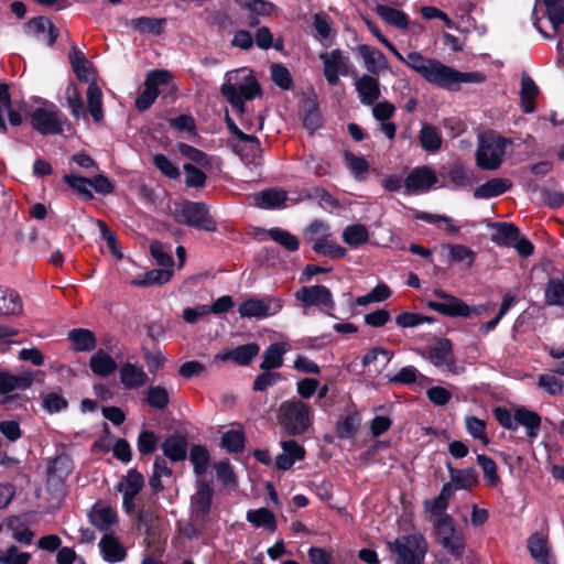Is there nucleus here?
Returning <instances> with one entry per match:
<instances>
[{"instance_id":"obj_52","label":"nucleus","mask_w":564,"mask_h":564,"mask_svg":"<svg viewBox=\"0 0 564 564\" xmlns=\"http://www.w3.org/2000/svg\"><path fill=\"white\" fill-rule=\"evenodd\" d=\"M259 352L260 347L256 343L241 345L232 349L234 362L239 366H248Z\"/></svg>"},{"instance_id":"obj_28","label":"nucleus","mask_w":564,"mask_h":564,"mask_svg":"<svg viewBox=\"0 0 564 564\" xmlns=\"http://www.w3.org/2000/svg\"><path fill=\"white\" fill-rule=\"evenodd\" d=\"M286 192L279 188H269L252 196L253 205L259 208L271 209L283 207L286 202Z\"/></svg>"},{"instance_id":"obj_49","label":"nucleus","mask_w":564,"mask_h":564,"mask_svg":"<svg viewBox=\"0 0 564 564\" xmlns=\"http://www.w3.org/2000/svg\"><path fill=\"white\" fill-rule=\"evenodd\" d=\"M496 234L492 236V241L500 246L511 247L514 243L519 232V229L509 223L496 224Z\"/></svg>"},{"instance_id":"obj_1","label":"nucleus","mask_w":564,"mask_h":564,"mask_svg":"<svg viewBox=\"0 0 564 564\" xmlns=\"http://www.w3.org/2000/svg\"><path fill=\"white\" fill-rule=\"evenodd\" d=\"M220 93L231 107L242 116L246 112L245 102L259 96L261 88L252 70L241 67L225 74Z\"/></svg>"},{"instance_id":"obj_44","label":"nucleus","mask_w":564,"mask_h":564,"mask_svg":"<svg viewBox=\"0 0 564 564\" xmlns=\"http://www.w3.org/2000/svg\"><path fill=\"white\" fill-rule=\"evenodd\" d=\"M538 86L533 82V79L523 75L521 78V107L524 112L530 113L534 110V99L538 95Z\"/></svg>"},{"instance_id":"obj_51","label":"nucleus","mask_w":564,"mask_h":564,"mask_svg":"<svg viewBox=\"0 0 564 564\" xmlns=\"http://www.w3.org/2000/svg\"><path fill=\"white\" fill-rule=\"evenodd\" d=\"M42 408L53 414L67 408V400L58 391L46 392L41 395Z\"/></svg>"},{"instance_id":"obj_35","label":"nucleus","mask_w":564,"mask_h":564,"mask_svg":"<svg viewBox=\"0 0 564 564\" xmlns=\"http://www.w3.org/2000/svg\"><path fill=\"white\" fill-rule=\"evenodd\" d=\"M359 53L365 62V67L372 74H379L380 72L388 68V62L384 55L370 46H359Z\"/></svg>"},{"instance_id":"obj_25","label":"nucleus","mask_w":564,"mask_h":564,"mask_svg":"<svg viewBox=\"0 0 564 564\" xmlns=\"http://www.w3.org/2000/svg\"><path fill=\"white\" fill-rule=\"evenodd\" d=\"M511 186L512 182L509 178L495 177L476 187L473 195L476 199H488L502 195L508 192Z\"/></svg>"},{"instance_id":"obj_46","label":"nucleus","mask_w":564,"mask_h":564,"mask_svg":"<svg viewBox=\"0 0 564 564\" xmlns=\"http://www.w3.org/2000/svg\"><path fill=\"white\" fill-rule=\"evenodd\" d=\"M545 303L550 306H564V282L561 279H550L544 289Z\"/></svg>"},{"instance_id":"obj_30","label":"nucleus","mask_w":564,"mask_h":564,"mask_svg":"<svg viewBox=\"0 0 564 564\" xmlns=\"http://www.w3.org/2000/svg\"><path fill=\"white\" fill-rule=\"evenodd\" d=\"M290 350V345L285 341L271 344L262 356L260 368L262 370L278 369L283 365V356Z\"/></svg>"},{"instance_id":"obj_61","label":"nucleus","mask_w":564,"mask_h":564,"mask_svg":"<svg viewBox=\"0 0 564 564\" xmlns=\"http://www.w3.org/2000/svg\"><path fill=\"white\" fill-rule=\"evenodd\" d=\"M391 295L390 289L386 284H378L366 295L359 296L356 303L359 306H365L375 302H382Z\"/></svg>"},{"instance_id":"obj_22","label":"nucleus","mask_w":564,"mask_h":564,"mask_svg":"<svg viewBox=\"0 0 564 564\" xmlns=\"http://www.w3.org/2000/svg\"><path fill=\"white\" fill-rule=\"evenodd\" d=\"M355 88L358 93L361 104L371 106L380 97V83L371 75H362L355 82Z\"/></svg>"},{"instance_id":"obj_8","label":"nucleus","mask_w":564,"mask_h":564,"mask_svg":"<svg viewBox=\"0 0 564 564\" xmlns=\"http://www.w3.org/2000/svg\"><path fill=\"white\" fill-rule=\"evenodd\" d=\"M283 308V300L279 296H250L238 306L241 318L261 321L276 315Z\"/></svg>"},{"instance_id":"obj_9","label":"nucleus","mask_w":564,"mask_h":564,"mask_svg":"<svg viewBox=\"0 0 564 564\" xmlns=\"http://www.w3.org/2000/svg\"><path fill=\"white\" fill-rule=\"evenodd\" d=\"M437 542L453 556L459 558L465 550V536L456 527L454 520L447 516H441L435 523Z\"/></svg>"},{"instance_id":"obj_38","label":"nucleus","mask_w":564,"mask_h":564,"mask_svg":"<svg viewBox=\"0 0 564 564\" xmlns=\"http://www.w3.org/2000/svg\"><path fill=\"white\" fill-rule=\"evenodd\" d=\"M376 12L382 21L397 29L404 30L409 25V17L401 10L384 4H378Z\"/></svg>"},{"instance_id":"obj_16","label":"nucleus","mask_w":564,"mask_h":564,"mask_svg":"<svg viewBox=\"0 0 564 564\" xmlns=\"http://www.w3.org/2000/svg\"><path fill=\"white\" fill-rule=\"evenodd\" d=\"M295 299L305 306L335 307L330 291L324 285L303 286L295 293Z\"/></svg>"},{"instance_id":"obj_57","label":"nucleus","mask_w":564,"mask_h":564,"mask_svg":"<svg viewBox=\"0 0 564 564\" xmlns=\"http://www.w3.org/2000/svg\"><path fill=\"white\" fill-rule=\"evenodd\" d=\"M545 12L556 30L564 22V4L562 0H543Z\"/></svg>"},{"instance_id":"obj_58","label":"nucleus","mask_w":564,"mask_h":564,"mask_svg":"<svg viewBox=\"0 0 564 564\" xmlns=\"http://www.w3.org/2000/svg\"><path fill=\"white\" fill-rule=\"evenodd\" d=\"M477 463L481 467L485 480L490 487H496L499 482L496 463L486 455H477Z\"/></svg>"},{"instance_id":"obj_23","label":"nucleus","mask_w":564,"mask_h":564,"mask_svg":"<svg viewBox=\"0 0 564 564\" xmlns=\"http://www.w3.org/2000/svg\"><path fill=\"white\" fill-rule=\"evenodd\" d=\"M90 522L99 530L107 531L118 521L117 512L105 502H97L89 512Z\"/></svg>"},{"instance_id":"obj_12","label":"nucleus","mask_w":564,"mask_h":564,"mask_svg":"<svg viewBox=\"0 0 564 564\" xmlns=\"http://www.w3.org/2000/svg\"><path fill=\"white\" fill-rule=\"evenodd\" d=\"M433 295L435 301H427L426 305L432 311L449 317H469L473 315V308L463 300L441 290L435 289Z\"/></svg>"},{"instance_id":"obj_6","label":"nucleus","mask_w":564,"mask_h":564,"mask_svg":"<svg viewBox=\"0 0 564 564\" xmlns=\"http://www.w3.org/2000/svg\"><path fill=\"white\" fill-rule=\"evenodd\" d=\"M32 128L43 135L59 134L67 122L58 107L48 100L42 101L29 112Z\"/></svg>"},{"instance_id":"obj_40","label":"nucleus","mask_w":564,"mask_h":564,"mask_svg":"<svg viewBox=\"0 0 564 564\" xmlns=\"http://www.w3.org/2000/svg\"><path fill=\"white\" fill-rule=\"evenodd\" d=\"M144 400L150 408L162 411L170 403V392L163 386H150L144 392Z\"/></svg>"},{"instance_id":"obj_20","label":"nucleus","mask_w":564,"mask_h":564,"mask_svg":"<svg viewBox=\"0 0 564 564\" xmlns=\"http://www.w3.org/2000/svg\"><path fill=\"white\" fill-rule=\"evenodd\" d=\"M24 29L29 36L35 37L50 46L55 43L58 36L53 23L43 17H37L30 20L25 24Z\"/></svg>"},{"instance_id":"obj_50","label":"nucleus","mask_w":564,"mask_h":564,"mask_svg":"<svg viewBox=\"0 0 564 564\" xmlns=\"http://www.w3.org/2000/svg\"><path fill=\"white\" fill-rule=\"evenodd\" d=\"M172 271L169 269H154L147 272L141 280H134L132 283L138 286L162 285L170 281Z\"/></svg>"},{"instance_id":"obj_41","label":"nucleus","mask_w":564,"mask_h":564,"mask_svg":"<svg viewBox=\"0 0 564 564\" xmlns=\"http://www.w3.org/2000/svg\"><path fill=\"white\" fill-rule=\"evenodd\" d=\"M68 339L76 351H90L96 347L95 335L89 329H73L68 333Z\"/></svg>"},{"instance_id":"obj_47","label":"nucleus","mask_w":564,"mask_h":564,"mask_svg":"<svg viewBox=\"0 0 564 564\" xmlns=\"http://www.w3.org/2000/svg\"><path fill=\"white\" fill-rule=\"evenodd\" d=\"M421 147L427 152H436L442 147V138L435 127L423 124L420 131Z\"/></svg>"},{"instance_id":"obj_29","label":"nucleus","mask_w":564,"mask_h":564,"mask_svg":"<svg viewBox=\"0 0 564 564\" xmlns=\"http://www.w3.org/2000/svg\"><path fill=\"white\" fill-rule=\"evenodd\" d=\"M213 488L205 482H199L197 491L192 497V512L196 518H204L210 509Z\"/></svg>"},{"instance_id":"obj_2","label":"nucleus","mask_w":564,"mask_h":564,"mask_svg":"<svg viewBox=\"0 0 564 564\" xmlns=\"http://www.w3.org/2000/svg\"><path fill=\"white\" fill-rule=\"evenodd\" d=\"M68 57L76 77L80 82H90L86 93L87 108L93 119L96 122H100L104 118L102 93L99 86L94 82V66L76 47L72 50Z\"/></svg>"},{"instance_id":"obj_10","label":"nucleus","mask_w":564,"mask_h":564,"mask_svg":"<svg viewBox=\"0 0 564 564\" xmlns=\"http://www.w3.org/2000/svg\"><path fill=\"white\" fill-rule=\"evenodd\" d=\"M226 124L231 134H234L239 141L238 143H235L232 148L235 152L240 155L241 160L247 165H261L262 150L259 139L256 135L242 132L228 115H226Z\"/></svg>"},{"instance_id":"obj_15","label":"nucleus","mask_w":564,"mask_h":564,"mask_svg":"<svg viewBox=\"0 0 564 564\" xmlns=\"http://www.w3.org/2000/svg\"><path fill=\"white\" fill-rule=\"evenodd\" d=\"M437 183V175L427 165L413 169L404 180V188L410 194H420L430 191Z\"/></svg>"},{"instance_id":"obj_43","label":"nucleus","mask_w":564,"mask_h":564,"mask_svg":"<svg viewBox=\"0 0 564 564\" xmlns=\"http://www.w3.org/2000/svg\"><path fill=\"white\" fill-rule=\"evenodd\" d=\"M369 230L365 225L354 224L344 229L341 238L349 247L358 248L369 240Z\"/></svg>"},{"instance_id":"obj_62","label":"nucleus","mask_w":564,"mask_h":564,"mask_svg":"<svg viewBox=\"0 0 564 564\" xmlns=\"http://www.w3.org/2000/svg\"><path fill=\"white\" fill-rule=\"evenodd\" d=\"M223 447L228 452H239L243 448L245 436L239 430H230L224 433L221 438Z\"/></svg>"},{"instance_id":"obj_56","label":"nucleus","mask_w":564,"mask_h":564,"mask_svg":"<svg viewBox=\"0 0 564 564\" xmlns=\"http://www.w3.org/2000/svg\"><path fill=\"white\" fill-rule=\"evenodd\" d=\"M434 318L419 313L404 312L395 317V323L402 328H412L424 323L432 324Z\"/></svg>"},{"instance_id":"obj_21","label":"nucleus","mask_w":564,"mask_h":564,"mask_svg":"<svg viewBox=\"0 0 564 564\" xmlns=\"http://www.w3.org/2000/svg\"><path fill=\"white\" fill-rule=\"evenodd\" d=\"M282 453L275 458V467L280 470H289L295 462L302 460L305 456V449L293 440L281 442Z\"/></svg>"},{"instance_id":"obj_26","label":"nucleus","mask_w":564,"mask_h":564,"mask_svg":"<svg viewBox=\"0 0 564 564\" xmlns=\"http://www.w3.org/2000/svg\"><path fill=\"white\" fill-rule=\"evenodd\" d=\"M541 416L527 408L519 406L516 409L517 429L524 427L525 434L530 440L538 437L541 427Z\"/></svg>"},{"instance_id":"obj_4","label":"nucleus","mask_w":564,"mask_h":564,"mask_svg":"<svg viewBox=\"0 0 564 564\" xmlns=\"http://www.w3.org/2000/svg\"><path fill=\"white\" fill-rule=\"evenodd\" d=\"M509 140L489 131L478 135L476 164L485 171L498 170L506 156Z\"/></svg>"},{"instance_id":"obj_19","label":"nucleus","mask_w":564,"mask_h":564,"mask_svg":"<svg viewBox=\"0 0 564 564\" xmlns=\"http://www.w3.org/2000/svg\"><path fill=\"white\" fill-rule=\"evenodd\" d=\"M528 550L532 558L539 564H554L549 535L545 532H535L528 538Z\"/></svg>"},{"instance_id":"obj_36","label":"nucleus","mask_w":564,"mask_h":564,"mask_svg":"<svg viewBox=\"0 0 564 564\" xmlns=\"http://www.w3.org/2000/svg\"><path fill=\"white\" fill-rule=\"evenodd\" d=\"M72 470V463L67 456H57L48 466L47 482L61 485Z\"/></svg>"},{"instance_id":"obj_18","label":"nucleus","mask_w":564,"mask_h":564,"mask_svg":"<svg viewBox=\"0 0 564 564\" xmlns=\"http://www.w3.org/2000/svg\"><path fill=\"white\" fill-rule=\"evenodd\" d=\"M143 484L142 475L135 469H130L118 482L117 489L122 494V505L127 512L133 510V499L141 491Z\"/></svg>"},{"instance_id":"obj_59","label":"nucleus","mask_w":564,"mask_h":564,"mask_svg":"<svg viewBox=\"0 0 564 564\" xmlns=\"http://www.w3.org/2000/svg\"><path fill=\"white\" fill-rule=\"evenodd\" d=\"M465 425L467 432L476 440H479L482 444L487 445L489 438L486 433V423L476 416H466Z\"/></svg>"},{"instance_id":"obj_48","label":"nucleus","mask_w":564,"mask_h":564,"mask_svg":"<svg viewBox=\"0 0 564 564\" xmlns=\"http://www.w3.org/2000/svg\"><path fill=\"white\" fill-rule=\"evenodd\" d=\"M66 106L74 118H85L86 111L83 105L82 95L76 85L69 84L65 91Z\"/></svg>"},{"instance_id":"obj_5","label":"nucleus","mask_w":564,"mask_h":564,"mask_svg":"<svg viewBox=\"0 0 564 564\" xmlns=\"http://www.w3.org/2000/svg\"><path fill=\"white\" fill-rule=\"evenodd\" d=\"M278 420L290 435H301L312 424V409L301 400L291 399L279 406Z\"/></svg>"},{"instance_id":"obj_63","label":"nucleus","mask_w":564,"mask_h":564,"mask_svg":"<svg viewBox=\"0 0 564 564\" xmlns=\"http://www.w3.org/2000/svg\"><path fill=\"white\" fill-rule=\"evenodd\" d=\"M63 181L72 188L77 191L78 193L91 198V184L90 178L79 176L77 174H66L63 177Z\"/></svg>"},{"instance_id":"obj_11","label":"nucleus","mask_w":564,"mask_h":564,"mask_svg":"<svg viewBox=\"0 0 564 564\" xmlns=\"http://www.w3.org/2000/svg\"><path fill=\"white\" fill-rule=\"evenodd\" d=\"M319 59L323 63V74L329 85H337L340 76L346 77L350 74V57L340 48L321 53Z\"/></svg>"},{"instance_id":"obj_55","label":"nucleus","mask_w":564,"mask_h":564,"mask_svg":"<svg viewBox=\"0 0 564 564\" xmlns=\"http://www.w3.org/2000/svg\"><path fill=\"white\" fill-rule=\"evenodd\" d=\"M31 560V554L22 552L17 545H10L6 550H0L1 564H28Z\"/></svg>"},{"instance_id":"obj_13","label":"nucleus","mask_w":564,"mask_h":564,"mask_svg":"<svg viewBox=\"0 0 564 564\" xmlns=\"http://www.w3.org/2000/svg\"><path fill=\"white\" fill-rule=\"evenodd\" d=\"M172 78L173 75L166 69H154L149 72L144 80L145 89L135 99L137 109L140 111L149 109L159 96V87L167 85Z\"/></svg>"},{"instance_id":"obj_64","label":"nucleus","mask_w":564,"mask_h":564,"mask_svg":"<svg viewBox=\"0 0 564 564\" xmlns=\"http://www.w3.org/2000/svg\"><path fill=\"white\" fill-rule=\"evenodd\" d=\"M344 159L347 167L356 178H360L369 169L368 162L362 156H357L351 152H346Z\"/></svg>"},{"instance_id":"obj_39","label":"nucleus","mask_w":564,"mask_h":564,"mask_svg":"<svg viewBox=\"0 0 564 564\" xmlns=\"http://www.w3.org/2000/svg\"><path fill=\"white\" fill-rule=\"evenodd\" d=\"M451 482L456 490L470 489L477 484V474L473 468L456 469L448 466Z\"/></svg>"},{"instance_id":"obj_17","label":"nucleus","mask_w":564,"mask_h":564,"mask_svg":"<svg viewBox=\"0 0 564 564\" xmlns=\"http://www.w3.org/2000/svg\"><path fill=\"white\" fill-rule=\"evenodd\" d=\"M182 217L184 223L191 227L206 231H213L216 228L207 207L202 203H186L182 208Z\"/></svg>"},{"instance_id":"obj_31","label":"nucleus","mask_w":564,"mask_h":564,"mask_svg":"<svg viewBox=\"0 0 564 564\" xmlns=\"http://www.w3.org/2000/svg\"><path fill=\"white\" fill-rule=\"evenodd\" d=\"M4 112H8L9 121L12 126H20L22 123L21 115L12 109L8 85L0 84V130L2 132L7 131V123L3 117Z\"/></svg>"},{"instance_id":"obj_24","label":"nucleus","mask_w":564,"mask_h":564,"mask_svg":"<svg viewBox=\"0 0 564 564\" xmlns=\"http://www.w3.org/2000/svg\"><path fill=\"white\" fill-rule=\"evenodd\" d=\"M99 549L102 558L111 564L122 562L127 556L124 546L112 534H105L100 539Z\"/></svg>"},{"instance_id":"obj_60","label":"nucleus","mask_w":564,"mask_h":564,"mask_svg":"<svg viewBox=\"0 0 564 564\" xmlns=\"http://www.w3.org/2000/svg\"><path fill=\"white\" fill-rule=\"evenodd\" d=\"M449 259L455 262H462L466 268H470L474 264L475 253L474 251L463 245L449 246Z\"/></svg>"},{"instance_id":"obj_33","label":"nucleus","mask_w":564,"mask_h":564,"mask_svg":"<svg viewBox=\"0 0 564 564\" xmlns=\"http://www.w3.org/2000/svg\"><path fill=\"white\" fill-rule=\"evenodd\" d=\"M23 304L20 295L10 289L0 286V316H14L22 313Z\"/></svg>"},{"instance_id":"obj_34","label":"nucleus","mask_w":564,"mask_h":564,"mask_svg":"<svg viewBox=\"0 0 564 564\" xmlns=\"http://www.w3.org/2000/svg\"><path fill=\"white\" fill-rule=\"evenodd\" d=\"M163 454L172 462H182L187 455V441L184 436H170L161 445Z\"/></svg>"},{"instance_id":"obj_37","label":"nucleus","mask_w":564,"mask_h":564,"mask_svg":"<svg viewBox=\"0 0 564 564\" xmlns=\"http://www.w3.org/2000/svg\"><path fill=\"white\" fill-rule=\"evenodd\" d=\"M166 24L165 19H156L150 17H140L137 19H131L127 25L139 32V33H148L153 35H159L163 32L164 26Z\"/></svg>"},{"instance_id":"obj_7","label":"nucleus","mask_w":564,"mask_h":564,"mask_svg":"<svg viewBox=\"0 0 564 564\" xmlns=\"http://www.w3.org/2000/svg\"><path fill=\"white\" fill-rule=\"evenodd\" d=\"M389 550L395 556L394 564H423L429 543L421 533H412L390 542Z\"/></svg>"},{"instance_id":"obj_27","label":"nucleus","mask_w":564,"mask_h":564,"mask_svg":"<svg viewBox=\"0 0 564 564\" xmlns=\"http://www.w3.org/2000/svg\"><path fill=\"white\" fill-rule=\"evenodd\" d=\"M120 382L126 389H138L145 384L148 376L142 367L124 362L119 371Z\"/></svg>"},{"instance_id":"obj_3","label":"nucleus","mask_w":564,"mask_h":564,"mask_svg":"<svg viewBox=\"0 0 564 564\" xmlns=\"http://www.w3.org/2000/svg\"><path fill=\"white\" fill-rule=\"evenodd\" d=\"M410 68L430 84L448 90H456L457 80L462 78L460 72L423 55L410 56Z\"/></svg>"},{"instance_id":"obj_45","label":"nucleus","mask_w":564,"mask_h":564,"mask_svg":"<svg viewBox=\"0 0 564 564\" xmlns=\"http://www.w3.org/2000/svg\"><path fill=\"white\" fill-rule=\"evenodd\" d=\"M247 520L256 528H265L270 531L276 529V519L267 508L249 510L247 512Z\"/></svg>"},{"instance_id":"obj_42","label":"nucleus","mask_w":564,"mask_h":564,"mask_svg":"<svg viewBox=\"0 0 564 564\" xmlns=\"http://www.w3.org/2000/svg\"><path fill=\"white\" fill-rule=\"evenodd\" d=\"M32 381L30 375L13 376L0 373V394H7L14 390H25L31 387Z\"/></svg>"},{"instance_id":"obj_32","label":"nucleus","mask_w":564,"mask_h":564,"mask_svg":"<svg viewBox=\"0 0 564 564\" xmlns=\"http://www.w3.org/2000/svg\"><path fill=\"white\" fill-rule=\"evenodd\" d=\"M89 367L94 375L108 377L117 369L116 360L105 350L99 349L89 359Z\"/></svg>"},{"instance_id":"obj_54","label":"nucleus","mask_w":564,"mask_h":564,"mask_svg":"<svg viewBox=\"0 0 564 564\" xmlns=\"http://www.w3.org/2000/svg\"><path fill=\"white\" fill-rule=\"evenodd\" d=\"M269 237L284 247L289 251H295L299 249L300 242L295 236L281 228H271L268 231Z\"/></svg>"},{"instance_id":"obj_14","label":"nucleus","mask_w":564,"mask_h":564,"mask_svg":"<svg viewBox=\"0 0 564 564\" xmlns=\"http://www.w3.org/2000/svg\"><path fill=\"white\" fill-rule=\"evenodd\" d=\"M424 357L436 368L448 372L456 371L452 341L447 338L437 339L426 351Z\"/></svg>"},{"instance_id":"obj_53","label":"nucleus","mask_w":564,"mask_h":564,"mask_svg":"<svg viewBox=\"0 0 564 564\" xmlns=\"http://www.w3.org/2000/svg\"><path fill=\"white\" fill-rule=\"evenodd\" d=\"M189 460L194 466V470L197 475L204 474L209 464L208 451L200 445H194L189 453Z\"/></svg>"}]
</instances>
